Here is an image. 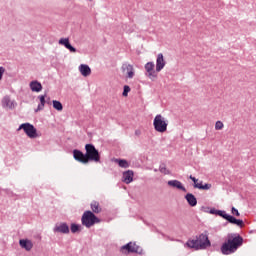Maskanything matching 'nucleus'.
Masks as SVG:
<instances>
[{
  "mask_svg": "<svg viewBox=\"0 0 256 256\" xmlns=\"http://www.w3.org/2000/svg\"><path fill=\"white\" fill-rule=\"evenodd\" d=\"M133 182V171H129V183Z\"/></svg>",
  "mask_w": 256,
  "mask_h": 256,
  "instance_id": "nucleus-36",
  "label": "nucleus"
},
{
  "mask_svg": "<svg viewBox=\"0 0 256 256\" xmlns=\"http://www.w3.org/2000/svg\"><path fill=\"white\" fill-rule=\"evenodd\" d=\"M1 103L3 109H15V107L17 106V103L15 102V100L11 99V96H4Z\"/></svg>",
  "mask_w": 256,
  "mask_h": 256,
  "instance_id": "nucleus-9",
  "label": "nucleus"
},
{
  "mask_svg": "<svg viewBox=\"0 0 256 256\" xmlns=\"http://www.w3.org/2000/svg\"><path fill=\"white\" fill-rule=\"evenodd\" d=\"M30 89L34 93H39L43 90V85H41V83L39 81L34 80V81L30 82Z\"/></svg>",
  "mask_w": 256,
  "mask_h": 256,
  "instance_id": "nucleus-18",
  "label": "nucleus"
},
{
  "mask_svg": "<svg viewBox=\"0 0 256 256\" xmlns=\"http://www.w3.org/2000/svg\"><path fill=\"white\" fill-rule=\"evenodd\" d=\"M210 213H211V215H217V213H218V210L217 209H211L210 210Z\"/></svg>",
  "mask_w": 256,
  "mask_h": 256,
  "instance_id": "nucleus-37",
  "label": "nucleus"
},
{
  "mask_svg": "<svg viewBox=\"0 0 256 256\" xmlns=\"http://www.w3.org/2000/svg\"><path fill=\"white\" fill-rule=\"evenodd\" d=\"M131 77H133V70L130 69V71H129V79H131Z\"/></svg>",
  "mask_w": 256,
  "mask_h": 256,
  "instance_id": "nucleus-38",
  "label": "nucleus"
},
{
  "mask_svg": "<svg viewBox=\"0 0 256 256\" xmlns=\"http://www.w3.org/2000/svg\"><path fill=\"white\" fill-rule=\"evenodd\" d=\"M226 221H227L228 223H231L232 225H235L237 219H236L235 217H233V216H231V215L228 214V216H226Z\"/></svg>",
  "mask_w": 256,
  "mask_h": 256,
  "instance_id": "nucleus-29",
  "label": "nucleus"
},
{
  "mask_svg": "<svg viewBox=\"0 0 256 256\" xmlns=\"http://www.w3.org/2000/svg\"><path fill=\"white\" fill-rule=\"evenodd\" d=\"M145 71H146V77L150 79L151 81L157 80L158 73L157 68L155 69V63L154 62H148L144 66Z\"/></svg>",
  "mask_w": 256,
  "mask_h": 256,
  "instance_id": "nucleus-7",
  "label": "nucleus"
},
{
  "mask_svg": "<svg viewBox=\"0 0 256 256\" xmlns=\"http://www.w3.org/2000/svg\"><path fill=\"white\" fill-rule=\"evenodd\" d=\"M231 212H232V215H236V217H239V215H241V214L239 213V210H237L235 207H232Z\"/></svg>",
  "mask_w": 256,
  "mask_h": 256,
  "instance_id": "nucleus-34",
  "label": "nucleus"
},
{
  "mask_svg": "<svg viewBox=\"0 0 256 256\" xmlns=\"http://www.w3.org/2000/svg\"><path fill=\"white\" fill-rule=\"evenodd\" d=\"M123 182L126 183V185H129V170L123 173Z\"/></svg>",
  "mask_w": 256,
  "mask_h": 256,
  "instance_id": "nucleus-26",
  "label": "nucleus"
},
{
  "mask_svg": "<svg viewBox=\"0 0 256 256\" xmlns=\"http://www.w3.org/2000/svg\"><path fill=\"white\" fill-rule=\"evenodd\" d=\"M225 127V125L223 124V122L221 121H217L215 123V130L216 131H221V129H223Z\"/></svg>",
  "mask_w": 256,
  "mask_h": 256,
  "instance_id": "nucleus-28",
  "label": "nucleus"
},
{
  "mask_svg": "<svg viewBox=\"0 0 256 256\" xmlns=\"http://www.w3.org/2000/svg\"><path fill=\"white\" fill-rule=\"evenodd\" d=\"M189 179H191V181H193L194 189H200L201 191H209V189H211V187H212L211 184H209V183L203 184V181H199V179H197L191 175H190Z\"/></svg>",
  "mask_w": 256,
  "mask_h": 256,
  "instance_id": "nucleus-8",
  "label": "nucleus"
},
{
  "mask_svg": "<svg viewBox=\"0 0 256 256\" xmlns=\"http://www.w3.org/2000/svg\"><path fill=\"white\" fill-rule=\"evenodd\" d=\"M235 225H237L238 227H243V220L236 219Z\"/></svg>",
  "mask_w": 256,
  "mask_h": 256,
  "instance_id": "nucleus-35",
  "label": "nucleus"
},
{
  "mask_svg": "<svg viewBox=\"0 0 256 256\" xmlns=\"http://www.w3.org/2000/svg\"><path fill=\"white\" fill-rule=\"evenodd\" d=\"M88 1H93V0H88Z\"/></svg>",
  "mask_w": 256,
  "mask_h": 256,
  "instance_id": "nucleus-40",
  "label": "nucleus"
},
{
  "mask_svg": "<svg viewBox=\"0 0 256 256\" xmlns=\"http://www.w3.org/2000/svg\"><path fill=\"white\" fill-rule=\"evenodd\" d=\"M121 253H124L125 255H129V243L126 245L122 246L120 249Z\"/></svg>",
  "mask_w": 256,
  "mask_h": 256,
  "instance_id": "nucleus-27",
  "label": "nucleus"
},
{
  "mask_svg": "<svg viewBox=\"0 0 256 256\" xmlns=\"http://www.w3.org/2000/svg\"><path fill=\"white\" fill-rule=\"evenodd\" d=\"M85 151H86L87 163H89V161H94V163L101 162V154L93 144H86Z\"/></svg>",
  "mask_w": 256,
  "mask_h": 256,
  "instance_id": "nucleus-3",
  "label": "nucleus"
},
{
  "mask_svg": "<svg viewBox=\"0 0 256 256\" xmlns=\"http://www.w3.org/2000/svg\"><path fill=\"white\" fill-rule=\"evenodd\" d=\"M123 97H127L129 95V86H124V91L122 93Z\"/></svg>",
  "mask_w": 256,
  "mask_h": 256,
  "instance_id": "nucleus-32",
  "label": "nucleus"
},
{
  "mask_svg": "<svg viewBox=\"0 0 256 256\" xmlns=\"http://www.w3.org/2000/svg\"><path fill=\"white\" fill-rule=\"evenodd\" d=\"M157 171H158L157 169H154V172H155V173H157Z\"/></svg>",
  "mask_w": 256,
  "mask_h": 256,
  "instance_id": "nucleus-39",
  "label": "nucleus"
},
{
  "mask_svg": "<svg viewBox=\"0 0 256 256\" xmlns=\"http://www.w3.org/2000/svg\"><path fill=\"white\" fill-rule=\"evenodd\" d=\"M91 209L93 213H101V206H99V202L97 201L91 203Z\"/></svg>",
  "mask_w": 256,
  "mask_h": 256,
  "instance_id": "nucleus-22",
  "label": "nucleus"
},
{
  "mask_svg": "<svg viewBox=\"0 0 256 256\" xmlns=\"http://www.w3.org/2000/svg\"><path fill=\"white\" fill-rule=\"evenodd\" d=\"M168 187H172L173 189H178L179 191H183V193H187V188L183 185V183L179 180H170L167 182Z\"/></svg>",
  "mask_w": 256,
  "mask_h": 256,
  "instance_id": "nucleus-11",
  "label": "nucleus"
},
{
  "mask_svg": "<svg viewBox=\"0 0 256 256\" xmlns=\"http://www.w3.org/2000/svg\"><path fill=\"white\" fill-rule=\"evenodd\" d=\"M38 99L40 100V104L38 105L37 109L35 110L36 113H38V111H43L44 107H45V95H41L38 96Z\"/></svg>",
  "mask_w": 256,
  "mask_h": 256,
  "instance_id": "nucleus-20",
  "label": "nucleus"
},
{
  "mask_svg": "<svg viewBox=\"0 0 256 256\" xmlns=\"http://www.w3.org/2000/svg\"><path fill=\"white\" fill-rule=\"evenodd\" d=\"M114 163H117L119 167H122L124 169H127V167H129V162H127V160L114 159Z\"/></svg>",
  "mask_w": 256,
  "mask_h": 256,
  "instance_id": "nucleus-21",
  "label": "nucleus"
},
{
  "mask_svg": "<svg viewBox=\"0 0 256 256\" xmlns=\"http://www.w3.org/2000/svg\"><path fill=\"white\" fill-rule=\"evenodd\" d=\"M210 245L211 241H209V236H207V234H200L196 239L188 240L185 247L199 251L201 249H207Z\"/></svg>",
  "mask_w": 256,
  "mask_h": 256,
  "instance_id": "nucleus-2",
  "label": "nucleus"
},
{
  "mask_svg": "<svg viewBox=\"0 0 256 256\" xmlns=\"http://www.w3.org/2000/svg\"><path fill=\"white\" fill-rule=\"evenodd\" d=\"M53 107L56 109V111H63V104H61L60 101L53 100Z\"/></svg>",
  "mask_w": 256,
  "mask_h": 256,
  "instance_id": "nucleus-23",
  "label": "nucleus"
},
{
  "mask_svg": "<svg viewBox=\"0 0 256 256\" xmlns=\"http://www.w3.org/2000/svg\"><path fill=\"white\" fill-rule=\"evenodd\" d=\"M129 253L143 255V248H141V246L137 245L135 242H129Z\"/></svg>",
  "mask_w": 256,
  "mask_h": 256,
  "instance_id": "nucleus-15",
  "label": "nucleus"
},
{
  "mask_svg": "<svg viewBox=\"0 0 256 256\" xmlns=\"http://www.w3.org/2000/svg\"><path fill=\"white\" fill-rule=\"evenodd\" d=\"M55 233H63L64 235L69 234V225L67 223H60L54 227Z\"/></svg>",
  "mask_w": 256,
  "mask_h": 256,
  "instance_id": "nucleus-13",
  "label": "nucleus"
},
{
  "mask_svg": "<svg viewBox=\"0 0 256 256\" xmlns=\"http://www.w3.org/2000/svg\"><path fill=\"white\" fill-rule=\"evenodd\" d=\"M70 231H71V233H79V231H81V225L71 224Z\"/></svg>",
  "mask_w": 256,
  "mask_h": 256,
  "instance_id": "nucleus-24",
  "label": "nucleus"
},
{
  "mask_svg": "<svg viewBox=\"0 0 256 256\" xmlns=\"http://www.w3.org/2000/svg\"><path fill=\"white\" fill-rule=\"evenodd\" d=\"M241 245H243V237L235 233L228 234L227 241L221 246V253L223 255H232Z\"/></svg>",
  "mask_w": 256,
  "mask_h": 256,
  "instance_id": "nucleus-1",
  "label": "nucleus"
},
{
  "mask_svg": "<svg viewBox=\"0 0 256 256\" xmlns=\"http://www.w3.org/2000/svg\"><path fill=\"white\" fill-rule=\"evenodd\" d=\"M122 71L126 75V77H129V64H123Z\"/></svg>",
  "mask_w": 256,
  "mask_h": 256,
  "instance_id": "nucleus-30",
  "label": "nucleus"
},
{
  "mask_svg": "<svg viewBox=\"0 0 256 256\" xmlns=\"http://www.w3.org/2000/svg\"><path fill=\"white\" fill-rule=\"evenodd\" d=\"M185 199H186L187 203L190 205V207L197 206V198L195 197V195L188 193V194H186Z\"/></svg>",
  "mask_w": 256,
  "mask_h": 256,
  "instance_id": "nucleus-19",
  "label": "nucleus"
},
{
  "mask_svg": "<svg viewBox=\"0 0 256 256\" xmlns=\"http://www.w3.org/2000/svg\"><path fill=\"white\" fill-rule=\"evenodd\" d=\"M19 245L25 251H31L33 249V242L29 239H21L19 240Z\"/></svg>",
  "mask_w": 256,
  "mask_h": 256,
  "instance_id": "nucleus-16",
  "label": "nucleus"
},
{
  "mask_svg": "<svg viewBox=\"0 0 256 256\" xmlns=\"http://www.w3.org/2000/svg\"><path fill=\"white\" fill-rule=\"evenodd\" d=\"M78 69L82 77H89L91 75V67L87 64H81Z\"/></svg>",
  "mask_w": 256,
  "mask_h": 256,
  "instance_id": "nucleus-17",
  "label": "nucleus"
},
{
  "mask_svg": "<svg viewBox=\"0 0 256 256\" xmlns=\"http://www.w3.org/2000/svg\"><path fill=\"white\" fill-rule=\"evenodd\" d=\"M165 65H167L165 57L163 56V53H159L156 58V72L161 73V71L165 69Z\"/></svg>",
  "mask_w": 256,
  "mask_h": 256,
  "instance_id": "nucleus-10",
  "label": "nucleus"
},
{
  "mask_svg": "<svg viewBox=\"0 0 256 256\" xmlns=\"http://www.w3.org/2000/svg\"><path fill=\"white\" fill-rule=\"evenodd\" d=\"M58 43L69 49L70 53H77V49L71 45L69 38H61Z\"/></svg>",
  "mask_w": 256,
  "mask_h": 256,
  "instance_id": "nucleus-14",
  "label": "nucleus"
},
{
  "mask_svg": "<svg viewBox=\"0 0 256 256\" xmlns=\"http://www.w3.org/2000/svg\"><path fill=\"white\" fill-rule=\"evenodd\" d=\"M169 126V120L161 114H157L153 120V127L157 133H165Z\"/></svg>",
  "mask_w": 256,
  "mask_h": 256,
  "instance_id": "nucleus-4",
  "label": "nucleus"
},
{
  "mask_svg": "<svg viewBox=\"0 0 256 256\" xmlns=\"http://www.w3.org/2000/svg\"><path fill=\"white\" fill-rule=\"evenodd\" d=\"M21 129H23L24 133H26L30 139H37V137H39L37 134V129L30 123L21 124L18 131H21Z\"/></svg>",
  "mask_w": 256,
  "mask_h": 256,
  "instance_id": "nucleus-6",
  "label": "nucleus"
},
{
  "mask_svg": "<svg viewBox=\"0 0 256 256\" xmlns=\"http://www.w3.org/2000/svg\"><path fill=\"white\" fill-rule=\"evenodd\" d=\"M3 75H5V67L0 66V81L3 79Z\"/></svg>",
  "mask_w": 256,
  "mask_h": 256,
  "instance_id": "nucleus-33",
  "label": "nucleus"
},
{
  "mask_svg": "<svg viewBox=\"0 0 256 256\" xmlns=\"http://www.w3.org/2000/svg\"><path fill=\"white\" fill-rule=\"evenodd\" d=\"M159 171H160V173H163V175H170L171 174V172L169 171V169H167V166H165V164L160 165Z\"/></svg>",
  "mask_w": 256,
  "mask_h": 256,
  "instance_id": "nucleus-25",
  "label": "nucleus"
},
{
  "mask_svg": "<svg viewBox=\"0 0 256 256\" xmlns=\"http://www.w3.org/2000/svg\"><path fill=\"white\" fill-rule=\"evenodd\" d=\"M82 225H84V227H87L88 229L90 227H93V225H95V223H99V218H97V216H95V214L91 211H85L84 214L82 215Z\"/></svg>",
  "mask_w": 256,
  "mask_h": 256,
  "instance_id": "nucleus-5",
  "label": "nucleus"
},
{
  "mask_svg": "<svg viewBox=\"0 0 256 256\" xmlns=\"http://www.w3.org/2000/svg\"><path fill=\"white\" fill-rule=\"evenodd\" d=\"M217 215H219V217H222L223 219H227V217L229 216V214H227V212H225L224 210H218Z\"/></svg>",
  "mask_w": 256,
  "mask_h": 256,
  "instance_id": "nucleus-31",
  "label": "nucleus"
},
{
  "mask_svg": "<svg viewBox=\"0 0 256 256\" xmlns=\"http://www.w3.org/2000/svg\"><path fill=\"white\" fill-rule=\"evenodd\" d=\"M73 157L75 161H78L79 163H83V165H87V156L81 150H73Z\"/></svg>",
  "mask_w": 256,
  "mask_h": 256,
  "instance_id": "nucleus-12",
  "label": "nucleus"
}]
</instances>
